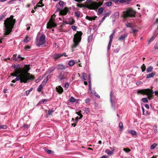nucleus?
<instances>
[{
    "mask_svg": "<svg viewBox=\"0 0 158 158\" xmlns=\"http://www.w3.org/2000/svg\"><path fill=\"white\" fill-rule=\"evenodd\" d=\"M11 75L16 77V78L14 79L16 82L18 81H20V83H24L25 81L23 79V73H11Z\"/></svg>",
    "mask_w": 158,
    "mask_h": 158,
    "instance_id": "nucleus-7",
    "label": "nucleus"
},
{
    "mask_svg": "<svg viewBox=\"0 0 158 158\" xmlns=\"http://www.w3.org/2000/svg\"><path fill=\"white\" fill-rule=\"evenodd\" d=\"M82 34V33L81 31H78L74 35L73 39L74 42L73 48H75L78 45L81 40V36Z\"/></svg>",
    "mask_w": 158,
    "mask_h": 158,
    "instance_id": "nucleus-3",
    "label": "nucleus"
},
{
    "mask_svg": "<svg viewBox=\"0 0 158 158\" xmlns=\"http://www.w3.org/2000/svg\"><path fill=\"white\" fill-rule=\"evenodd\" d=\"M30 40V38L27 35L23 41L24 42H28Z\"/></svg>",
    "mask_w": 158,
    "mask_h": 158,
    "instance_id": "nucleus-34",
    "label": "nucleus"
},
{
    "mask_svg": "<svg viewBox=\"0 0 158 158\" xmlns=\"http://www.w3.org/2000/svg\"><path fill=\"white\" fill-rule=\"evenodd\" d=\"M69 83H66L64 85V87L65 88H69Z\"/></svg>",
    "mask_w": 158,
    "mask_h": 158,
    "instance_id": "nucleus-55",
    "label": "nucleus"
},
{
    "mask_svg": "<svg viewBox=\"0 0 158 158\" xmlns=\"http://www.w3.org/2000/svg\"><path fill=\"white\" fill-rule=\"evenodd\" d=\"M90 99L89 98H88L85 99V102L86 104H89L90 103Z\"/></svg>",
    "mask_w": 158,
    "mask_h": 158,
    "instance_id": "nucleus-48",
    "label": "nucleus"
},
{
    "mask_svg": "<svg viewBox=\"0 0 158 158\" xmlns=\"http://www.w3.org/2000/svg\"><path fill=\"white\" fill-rule=\"evenodd\" d=\"M31 48V47L30 46L28 45H26L25 46L24 48L25 50H27V49H30Z\"/></svg>",
    "mask_w": 158,
    "mask_h": 158,
    "instance_id": "nucleus-58",
    "label": "nucleus"
},
{
    "mask_svg": "<svg viewBox=\"0 0 158 158\" xmlns=\"http://www.w3.org/2000/svg\"><path fill=\"white\" fill-rule=\"evenodd\" d=\"M88 79L89 80V87H90V88H91V81H90V76L89 75L88 77Z\"/></svg>",
    "mask_w": 158,
    "mask_h": 158,
    "instance_id": "nucleus-56",
    "label": "nucleus"
},
{
    "mask_svg": "<svg viewBox=\"0 0 158 158\" xmlns=\"http://www.w3.org/2000/svg\"><path fill=\"white\" fill-rule=\"evenodd\" d=\"M67 66L63 64H58L57 65V70H62L65 69Z\"/></svg>",
    "mask_w": 158,
    "mask_h": 158,
    "instance_id": "nucleus-11",
    "label": "nucleus"
},
{
    "mask_svg": "<svg viewBox=\"0 0 158 158\" xmlns=\"http://www.w3.org/2000/svg\"><path fill=\"white\" fill-rule=\"evenodd\" d=\"M108 16V15H106L102 19L101 22H102L105 19L106 17Z\"/></svg>",
    "mask_w": 158,
    "mask_h": 158,
    "instance_id": "nucleus-57",
    "label": "nucleus"
},
{
    "mask_svg": "<svg viewBox=\"0 0 158 158\" xmlns=\"http://www.w3.org/2000/svg\"><path fill=\"white\" fill-rule=\"evenodd\" d=\"M83 78L86 77H87L86 74L85 73H83L82 74Z\"/></svg>",
    "mask_w": 158,
    "mask_h": 158,
    "instance_id": "nucleus-62",
    "label": "nucleus"
},
{
    "mask_svg": "<svg viewBox=\"0 0 158 158\" xmlns=\"http://www.w3.org/2000/svg\"><path fill=\"white\" fill-rule=\"evenodd\" d=\"M47 79H44L43 82H42L41 84L44 86L46 85L47 82Z\"/></svg>",
    "mask_w": 158,
    "mask_h": 158,
    "instance_id": "nucleus-41",
    "label": "nucleus"
},
{
    "mask_svg": "<svg viewBox=\"0 0 158 158\" xmlns=\"http://www.w3.org/2000/svg\"><path fill=\"white\" fill-rule=\"evenodd\" d=\"M128 133H131L135 137H137V133L136 132L133 130H130L128 131Z\"/></svg>",
    "mask_w": 158,
    "mask_h": 158,
    "instance_id": "nucleus-18",
    "label": "nucleus"
},
{
    "mask_svg": "<svg viewBox=\"0 0 158 158\" xmlns=\"http://www.w3.org/2000/svg\"><path fill=\"white\" fill-rule=\"evenodd\" d=\"M105 4L107 6H110L112 5V2H108L105 3Z\"/></svg>",
    "mask_w": 158,
    "mask_h": 158,
    "instance_id": "nucleus-40",
    "label": "nucleus"
},
{
    "mask_svg": "<svg viewBox=\"0 0 158 158\" xmlns=\"http://www.w3.org/2000/svg\"><path fill=\"white\" fill-rule=\"evenodd\" d=\"M154 131L155 132V133H156L157 132V126H154Z\"/></svg>",
    "mask_w": 158,
    "mask_h": 158,
    "instance_id": "nucleus-60",
    "label": "nucleus"
},
{
    "mask_svg": "<svg viewBox=\"0 0 158 158\" xmlns=\"http://www.w3.org/2000/svg\"><path fill=\"white\" fill-rule=\"evenodd\" d=\"M44 151L48 154H53L54 153L53 151L48 149H44Z\"/></svg>",
    "mask_w": 158,
    "mask_h": 158,
    "instance_id": "nucleus-24",
    "label": "nucleus"
},
{
    "mask_svg": "<svg viewBox=\"0 0 158 158\" xmlns=\"http://www.w3.org/2000/svg\"><path fill=\"white\" fill-rule=\"evenodd\" d=\"M75 64V62L73 60L69 61L68 63L69 65L70 66H73Z\"/></svg>",
    "mask_w": 158,
    "mask_h": 158,
    "instance_id": "nucleus-27",
    "label": "nucleus"
},
{
    "mask_svg": "<svg viewBox=\"0 0 158 158\" xmlns=\"http://www.w3.org/2000/svg\"><path fill=\"white\" fill-rule=\"evenodd\" d=\"M24 58L21 57L20 55H19L17 57V59L18 61H19L21 60H24Z\"/></svg>",
    "mask_w": 158,
    "mask_h": 158,
    "instance_id": "nucleus-26",
    "label": "nucleus"
},
{
    "mask_svg": "<svg viewBox=\"0 0 158 158\" xmlns=\"http://www.w3.org/2000/svg\"><path fill=\"white\" fill-rule=\"evenodd\" d=\"M7 127L6 125H2L0 126V129H6Z\"/></svg>",
    "mask_w": 158,
    "mask_h": 158,
    "instance_id": "nucleus-46",
    "label": "nucleus"
},
{
    "mask_svg": "<svg viewBox=\"0 0 158 158\" xmlns=\"http://www.w3.org/2000/svg\"><path fill=\"white\" fill-rule=\"evenodd\" d=\"M55 69V68H54V67H52L47 70V73L48 74H50Z\"/></svg>",
    "mask_w": 158,
    "mask_h": 158,
    "instance_id": "nucleus-21",
    "label": "nucleus"
},
{
    "mask_svg": "<svg viewBox=\"0 0 158 158\" xmlns=\"http://www.w3.org/2000/svg\"><path fill=\"white\" fill-rule=\"evenodd\" d=\"M83 110L87 114L89 113L90 112L89 109L88 108H84Z\"/></svg>",
    "mask_w": 158,
    "mask_h": 158,
    "instance_id": "nucleus-31",
    "label": "nucleus"
},
{
    "mask_svg": "<svg viewBox=\"0 0 158 158\" xmlns=\"http://www.w3.org/2000/svg\"><path fill=\"white\" fill-rule=\"evenodd\" d=\"M128 33L123 34L118 38V40L120 41H125L126 38L127 37Z\"/></svg>",
    "mask_w": 158,
    "mask_h": 158,
    "instance_id": "nucleus-10",
    "label": "nucleus"
},
{
    "mask_svg": "<svg viewBox=\"0 0 158 158\" xmlns=\"http://www.w3.org/2000/svg\"><path fill=\"white\" fill-rule=\"evenodd\" d=\"M74 14H75V15L77 17V18H78V17H80V14L77 12H75Z\"/></svg>",
    "mask_w": 158,
    "mask_h": 158,
    "instance_id": "nucleus-49",
    "label": "nucleus"
},
{
    "mask_svg": "<svg viewBox=\"0 0 158 158\" xmlns=\"http://www.w3.org/2000/svg\"><path fill=\"white\" fill-rule=\"evenodd\" d=\"M61 57L60 54H55L52 56L53 58L55 60H56Z\"/></svg>",
    "mask_w": 158,
    "mask_h": 158,
    "instance_id": "nucleus-17",
    "label": "nucleus"
},
{
    "mask_svg": "<svg viewBox=\"0 0 158 158\" xmlns=\"http://www.w3.org/2000/svg\"><path fill=\"white\" fill-rule=\"evenodd\" d=\"M102 4V3L99 2L98 3H95L93 5V9L95 10L98 8Z\"/></svg>",
    "mask_w": 158,
    "mask_h": 158,
    "instance_id": "nucleus-14",
    "label": "nucleus"
},
{
    "mask_svg": "<svg viewBox=\"0 0 158 158\" xmlns=\"http://www.w3.org/2000/svg\"><path fill=\"white\" fill-rule=\"evenodd\" d=\"M14 16L11 15L9 18H7L4 23V35H6L10 34L12 31L14 25L16 22L15 19L13 18Z\"/></svg>",
    "mask_w": 158,
    "mask_h": 158,
    "instance_id": "nucleus-1",
    "label": "nucleus"
},
{
    "mask_svg": "<svg viewBox=\"0 0 158 158\" xmlns=\"http://www.w3.org/2000/svg\"><path fill=\"white\" fill-rule=\"evenodd\" d=\"M123 150L126 153H128L131 151V150L128 148H124Z\"/></svg>",
    "mask_w": 158,
    "mask_h": 158,
    "instance_id": "nucleus-45",
    "label": "nucleus"
},
{
    "mask_svg": "<svg viewBox=\"0 0 158 158\" xmlns=\"http://www.w3.org/2000/svg\"><path fill=\"white\" fill-rule=\"evenodd\" d=\"M127 27L133 28V26L131 25V24L130 23H127L126 24Z\"/></svg>",
    "mask_w": 158,
    "mask_h": 158,
    "instance_id": "nucleus-44",
    "label": "nucleus"
},
{
    "mask_svg": "<svg viewBox=\"0 0 158 158\" xmlns=\"http://www.w3.org/2000/svg\"><path fill=\"white\" fill-rule=\"evenodd\" d=\"M141 100L143 102L147 103V102H148V100L147 98H143Z\"/></svg>",
    "mask_w": 158,
    "mask_h": 158,
    "instance_id": "nucleus-38",
    "label": "nucleus"
},
{
    "mask_svg": "<svg viewBox=\"0 0 158 158\" xmlns=\"http://www.w3.org/2000/svg\"><path fill=\"white\" fill-rule=\"evenodd\" d=\"M141 69L142 72H144L146 69V66L144 64H143L141 67Z\"/></svg>",
    "mask_w": 158,
    "mask_h": 158,
    "instance_id": "nucleus-42",
    "label": "nucleus"
},
{
    "mask_svg": "<svg viewBox=\"0 0 158 158\" xmlns=\"http://www.w3.org/2000/svg\"><path fill=\"white\" fill-rule=\"evenodd\" d=\"M132 31L134 34H135L138 31V30L136 29H132Z\"/></svg>",
    "mask_w": 158,
    "mask_h": 158,
    "instance_id": "nucleus-61",
    "label": "nucleus"
},
{
    "mask_svg": "<svg viewBox=\"0 0 158 158\" xmlns=\"http://www.w3.org/2000/svg\"><path fill=\"white\" fill-rule=\"evenodd\" d=\"M120 50V48H117L116 49H114V52L116 53H117L119 52V50Z\"/></svg>",
    "mask_w": 158,
    "mask_h": 158,
    "instance_id": "nucleus-52",
    "label": "nucleus"
},
{
    "mask_svg": "<svg viewBox=\"0 0 158 158\" xmlns=\"http://www.w3.org/2000/svg\"><path fill=\"white\" fill-rule=\"evenodd\" d=\"M154 48L156 49H158V44H156L154 46Z\"/></svg>",
    "mask_w": 158,
    "mask_h": 158,
    "instance_id": "nucleus-64",
    "label": "nucleus"
},
{
    "mask_svg": "<svg viewBox=\"0 0 158 158\" xmlns=\"http://www.w3.org/2000/svg\"><path fill=\"white\" fill-rule=\"evenodd\" d=\"M44 86L41 85V84L39 85V87L37 89V90L38 92H40L41 91L42 89L43 88V87Z\"/></svg>",
    "mask_w": 158,
    "mask_h": 158,
    "instance_id": "nucleus-29",
    "label": "nucleus"
},
{
    "mask_svg": "<svg viewBox=\"0 0 158 158\" xmlns=\"http://www.w3.org/2000/svg\"><path fill=\"white\" fill-rule=\"evenodd\" d=\"M59 74V75L57 77L61 81L66 79V77L63 73L61 72Z\"/></svg>",
    "mask_w": 158,
    "mask_h": 158,
    "instance_id": "nucleus-12",
    "label": "nucleus"
},
{
    "mask_svg": "<svg viewBox=\"0 0 158 158\" xmlns=\"http://www.w3.org/2000/svg\"><path fill=\"white\" fill-rule=\"evenodd\" d=\"M105 152L109 155H111L113 153V151H110L108 149H106Z\"/></svg>",
    "mask_w": 158,
    "mask_h": 158,
    "instance_id": "nucleus-20",
    "label": "nucleus"
},
{
    "mask_svg": "<svg viewBox=\"0 0 158 158\" xmlns=\"http://www.w3.org/2000/svg\"><path fill=\"white\" fill-rule=\"evenodd\" d=\"M68 11L69 10L66 7L64 9L60 10V13L61 15H65L67 14Z\"/></svg>",
    "mask_w": 158,
    "mask_h": 158,
    "instance_id": "nucleus-13",
    "label": "nucleus"
},
{
    "mask_svg": "<svg viewBox=\"0 0 158 158\" xmlns=\"http://www.w3.org/2000/svg\"><path fill=\"white\" fill-rule=\"evenodd\" d=\"M114 15H115V17L118 16L119 15L118 12H116L114 13Z\"/></svg>",
    "mask_w": 158,
    "mask_h": 158,
    "instance_id": "nucleus-63",
    "label": "nucleus"
},
{
    "mask_svg": "<svg viewBox=\"0 0 158 158\" xmlns=\"http://www.w3.org/2000/svg\"><path fill=\"white\" fill-rule=\"evenodd\" d=\"M59 5L61 6H63L64 4V2L63 1H60L59 2Z\"/></svg>",
    "mask_w": 158,
    "mask_h": 158,
    "instance_id": "nucleus-50",
    "label": "nucleus"
},
{
    "mask_svg": "<svg viewBox=\"0 0 158 158\" xmlns=\"http://www.w3.org/2000/svg\"><path fill=\"white\" fill-rule=\"evenodd\" d=\"M155 74L154 73H152L148 74L147 76L146 77L147 78H150L153 77Z\"/></svg>",
    "mask_w": 158,
    "mask_h": 158,
    "instance_id": "nucleus-23",
    "label": "nucleus"
},
{
    "mask_svg": "<svg viewBox=\"0 0 158 158\" xmlns=\"http://www.w3.org/2000/svg\"><path fill=\"white\" fill-rule=\"evenodd\" d=\"M77 6L79 7H82L84 6L82 4H77Z\"/></svg>",
    "mask_w": 158,
    "mask_h": 158,
    "instance_id": "nucleus-54",
    "label": "nucleus"
},
{
    "mask_svg": "<svg viewBox=\"0 0 158 158\" xmlns=\"http://www.w3.org/2000/svg\"><path fill=\"white\" fill-rule=\"evenodd\" d=\"M123 16L125 18L128 17H135V12L132 9H131L126 11H123Z\"/></svg>",
    "mask_w": 158,
    "mask_h": 158,
    "instance_id": "nucleus-5",
    "label": "nucleus"
},
{
    "mask_svg": "<svg viewBox=\"0 0 158 158\" xmlns=\"http://www.w3.org/2000/svg\"><path fill=\"white\" fill-rule=\"evenodd\" d=\"M69 101L70 102H73L76 101V99L73 97L71 96L69 98Z\"/></svg>",
    "mask_w": 158,
    "mask_h": 158,
    "instance_id": "nucleus-32",
    "label": "nucleus"
},
{
    "mask_svg": "<svg viewBox=\"0 0 158 158\" xmlns=\"http://www.w3.org/2000/svg\"><path fill=\"white\" fill-rule=\"evenodd\" d=\"M6 15H2L0 16V21L2 20L5 17Z\"/></svg>",
    "mask_w": 158,
    "mask_h": 158,
    "instance_id": "nucleus-51",
    "label": "nucleus"
},
{
    "mask_svg": "<svg viewBox=\"0 0 158 158\" xmlns=\"http://www.w3.org/2000/svg\"><path fill=\"white\" fill-rule=\"evenodd\" d=\"M53 15L51 16V18L50 19L49 22L48 23L47 25V28H52V27H55L56 24L55 23V20L53 18Z\"/></svg>",
    "mask_w": 158,
    "mask_h": 158,
    "instance_id": "nucleus-9",
    "label": "nucleus"
},
{
    "mask_svg": "<svg viewBox=\"0 0 158 158\" xmlns=\"http://www.w3.org/2000/svg\"><path fill=\"white\" fill-rule=\"evenodd\" d=\"M110 101L112 104L113 103H114V93L112 91H111L110 93Z\"/></svg>",
    "mask_w": 158,
    "mask_h": 158,
    "instance_id": "nucleus-19",
    "label": "nucleus"
},
{
    "mask_svg": "<svg viewBox=\"0 0 158 158\" xmlns=\"http://www.w3.org/2000/svg\"><path fill=\"white\" fill-rule=\"evenodd\" d=\"M157 145V144L156 143H154L153 144L151 145L150 148L151 149H154Z\"/></svg>",
    "mask_w": 158,
    "mask_h": 158,
    "instance_id": "nucleus-35",
    "label": "nucleus"
},
{
    "mask_svg": "<svg viewBox=\"0 0 158 158\" xmlns=\"http://www.w3.org/2000/svg\"><path fill=\"white\" fill-rule=\"evenodd\" d=\"M45 35L43 34L40 37L39 40L36 41V44L38 47H40L41 45H43L45 44L46 42Z\"/></svg>",
    "mask_w": 158,
    "mask_h": 158,
    "instance_id": "nucleus-6",
    "label": "nucleus"
},
{
    "mask_svg": "<svg viewBox=\"0 0 158 158\" xmlns=\"http://www.w3.org/2000/svg\"><path fill=\"white\" fill-rule=\"evenodd\" d=\"M82 117H83L82 115H81V117H80V118H79V117L78 116L77 117L75 118V120H76V122L77 123V122L78 121V120L81 119Z\"/></svg>",
    "mask_w": 158,
    "mask_h": 158,
    "instance_id": "nucleus-47",
    "label": "nucleus"
},
{
    "mask_svg": "<svg viewBox=\"0 0 158 158\" xmlns=\"http://www.w3.org/2000/svg\"><path fill=\"white\" fill-rule=\"evenodd\" d=\"M77 27L75 26H72L71 27V28L74 31H76L77 28Z\"/></svg>",
    "mask_w": 158,
    "mask_h": 158,
    "instance_id": "nucleus-53",
    "label": "nucleus"
},
{
    "mask_svg": "<svg viewBox=\"0 0 158 158\" xmlns=\"http://www.w3.org/2000/svg\"><path fill=\"white\" fill-rule=\"evenodd\" d=\"M30 65H26L25 66V69H24V70H25L26 71V73H28V71L30 70L31 69V67H30Z\"/></svg>",
    "mask_w": 158,
    "mask_h": 158,
    "instance_id": "nucleus-25",
    "label": "nucleus"
},
{
    "mask_svg": "<svg viewBox=\"0 0 158 158\" xmlns=\"http://www.w3.org/2000/svg\"><path fill=\"white\" fill-rule=\"evenodd\" d=\"M17 55L16 54L13 55L12 57L11 58V60L15 61H17Z\"/></svg>",
    "mask_w": 158,
    "mask_h": 158,
    "instance_id": "nucleus-28",
    "label": "nucleus"
},
{
    "mask_svg": "<svg viewBox=\"0 0 158 158\" xmlns=\"http://www.w3.org/2000/svg\"><path fill=\"white\" fill-rule=\"evenodd\" d=\"M15 69V71L12 73H23L24 71V69L23 68H21L19 65H15L13 66Z\"/></svg>",
    "mask_w": 158,
    "mask_h": 158,
    "instance_id": "nucleus-8",
    "label": "nucleus"
},
{
    "mask_svg": "<svg viewBox=\"0 0 158 158\" xmlns=\"http://www.w3.org/2000/svg\"><path fill=\"white\" fill-rule=\"evenodd\" d=\"M155 92H153L152 90L149 89H139L137 91L138 94L147 95L149 100L152 99V95Z\"/></svg>",
    "mask_w": 158,
    "mask_h": 158,
    "instance_id": "nucleus-2",
    "label": "nucleus"
},
{
    "mask_svg": "<svg viewBox=\"0 0 158 158\" xmlns=\"http://www.w3.org/2000/svg\"><path fill=\"white\" fill-rule=\"evenodd\" d=\"M54 111L53 109H51L48 111L47 113L48 115H50L52 114V113Z\"/></svg>",
    "mask_w": 158,
    "mask_h": 158,
    "instance_id": "nucleus-36",
    "label": "nucleus"
},
{
    "mask_svg": "<svg viewBox=\"0 0 158 158\" xmlns=\"http://www.w3.org/2000/svg\"><path fill=\"white\" fill-rule=\"evenodd\" d=\"M93 39V35H90L88 37V42H90Z\"/></svg>",
    "mask_w": 158,
    "mask_h": 158,
    "instance_id": "nucleus-39",
    "label": "nucleus"
},
{
    "mask_svg": "<svg viewBox=\"0 0 158 158\" xmlns=\"http://www.w3.org/2000/svg\"><path fill=\"white\" fill-rule=\"evenodd\" d=\"M157 35H155L152 37L150 39H149L148 41V44H149L153 40H154L156 37L157 36Z\"/></svg>",
    "mask_w": 158,
    "mask_h": 158,
    "instance_id": "nucleus-22",
    "label": "nucleus"
},
{
    "mask_svg": "<svg viewBox=\"0 0 158 158\" xmlns=\"http://www.w3.org/2000/svg\"><path fill=\"white\" fill-rule=\"evenodd\" d=\"M113 38V36H112V35H110L109 37L110 40L108 44V47H107V50L109 51L110 50V47L111 45V43L112 41V39Z\"/></svg>",
    "mask_w": 158,
    "mask_h": 158,
    "instance_id": "nucleus-15",
    "label": "nucleus"
},
{
    "mask_svg": "<svg viewBox=\"0 0 158 158\" xmlns=\"http://www.w3.org/2000/svg\"><path fill=\"white\" fill-rule=\"evenodd\" d=\"M126 0H120L119 1V2L121 3H124L126 2Z\"/></svg>",
    "mask_w": 158,
    "mask_h": 158,
    "instance_id": "nucleus-59",
    "label": "nucleus"
},
{
    "mask_svg": "<svg viewBox=\"0 0 158 158\" xmlns=\"http://www.w3.org/2000/svg\"><path fill=\"white\" fill-rule=\"evenodd\" d=\"M23 79L25 80V82L24 83H26L29 81H32L35 79V77L30 74L29 73H25L24 72L23 73Z\"/></svg>",
    "mask_w": 158,
    "mask_h": 158,
    "instance_id": "nucleus-4",
    "label": "nucleus"
},
{
    "mask_svg": "<svg viewBox=\"0 0 158 158\" xmlns=\"http://www.w3.org/2000/svg\"><path fill=\"white\" fill-rule=\"evenodd\" d=\"M30 127V125H27V124H24L22 126V128L24 127L25 129H28Z\"/></svg>",
    "mask_w": 158,
    "mask_h": 158,
    "instance_id": "nucleus-37",
    "label": "nucleus"
},
{
    "mask_svg": "<svg viewBox=\"0 0 158 158\" xmlns=\"http://www.w3.org/2000/svg\"><path fill=\"white\" fill-rule=\"evenodd\" d=\"M153 67L152 66H150L148 68H147L146 70V71L147 73H149L152 71L153 69Z\"/></svg>",
    "mask_w": 158,
    "mask_h": 158,
    "instance_id": "nucleus-30",
    "label": "nucleus"
},
{
    "mask_svg": "<svg viewBox=\"0 0 158 158\" xmlns=\"http://www.w3.org/2000/svg\"><path fill=\"white\" fill-rule=\"evenodd\" d=\"M103 10V8L101 7L99 8L98 9V13L100 14L102 13Z\"/></svg>",
    "mask_w": 158,
    "mask_h": 158,
    "instance_id": "nucleus-43",
    "label": "nucleus"
},
{
    "mask_svg": "<svg viewBox=\"0 0 158 158\" xmlns=\"http://www.w3.org/2000/svg\"><path fill=\"white\" fill-rule=\"evenodd\" d=\"M56 91L60 94H61L63 91V89L60 86L56 87Z\"/></svg>",
    "mask_w": 158,
    "mask_h": 158,
    "instance_id": "nucleus-16",
    "label": "nucleus"
},
{
    "mask_svg": "<svg viewBox=\"0 0 158 158\" xmlns=\"http://www.w3.org/2000/svg\"><path fill=\"white\" fill-rule=\"evenodd\" d=\"M119 127L120 128V131H122L123 129V123L122 122H120L119 124Z\"/></svg>",
    "mask_w": 158,
    "mask_h": 158,
    "instance_id": "nucleus-33",
    "label": "nucleus"
}]
</instances>
